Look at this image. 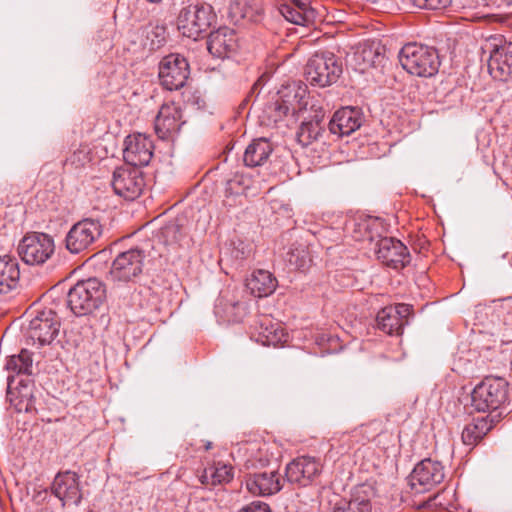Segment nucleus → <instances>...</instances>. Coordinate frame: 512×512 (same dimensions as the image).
<instances>
[{
	"label": "nucleus",
	"instance_id": "f257e3e1",
	"mask_svg": "<svg viewBox=\"0 0 512 512\" xmlns=\"http://www.w3.org/2000/svg\"><path fill=\"white\" fill-rule=\"evenodd\" d=\"M399 62L409 74L418 77H432L440 67L438 51L418 43H408L399 52Z\"/></svg>",
	"mask_w": 512,
	"mask_h": 512
},
{
	"label": "nucleus",
	"instance_id": "f03ea898",
	"mask_svg": "<svg viewBox=\"0 0 512 512\" xmlns=\"http://www.w3.org/2000/svg\"><path fill=\"white\" fill-rule=\"evenodd\" d=\"M508 382L501 377H486L471 393V406L487 415L501 413L499 409L507 401Z\"/></svg>",
	"mask_w": 512,
	"mask_h": 512
},
{
	"label": "nucleus",
	"instance_id": "7ed1b4c3",
	"mask_svg": "<svg viewBox=\"0 0 512 512\" xmlns=\"http://www.w3.org/2000/svg\"><path fill=\"white\" fill-rule=\"evenodd\" d=\"M105 299V286L96 278L77 282L67 294V305L75 316L95 311Z\"/></svg>",
	"mask_w": 512,
	"mask_h": 512
},
{
	"label": "nucleus",
	"instance_id": "20e7f679",
	"mask_svg": "<svg viewBox=\"0 0 512 512\" xmlns=\"http://www.w3.org/2000/svg\"><path fill=\"white\" fill-rule=\"evenodd\" d=\"M342 74L341 61L331 52L313 54L305 66L306 80L313 86L327 87Z\"/></svg>",
	"mask_w": 512,
	"mask_h": 512
},
{
	"label": "nucleus",
	"instance_id": "39448f33",
	"mask_svg": "<svg viewBox=\"0 0 512 512\" xmlns=\"http://www.w3.org/2000/svg\"><path fill=\"white\" fill-rule=\"evenodd\" d=\"M215 19L209 4H191L181 9L177 24L182 35L194 40L206 33Z\"/></svg>",
	"mask_w": 512,
	"mask_h": 512
},
{
	"label": "nucleus",
	"instance_id": "423d86ee",
	"mask_svg": "<svg viewBox=\"0 0 512 512\" xmlns=\"http://www.w3.org/2000/svg\"><path fill=\"white\" fill-rule=\"evenodd\" d=\"M103 226L97 219L85 218L75 223L65 237V247L72 254L95 249L101 238Z\"/></svg>",
	"mask_w": 512,
	"mask_h": 512
},
{
	"label": "nucleus",
	"instance_id": "0eeeda50",
	"mask_svg": "<svg viewBox=\"0 0 512 512\" xmlns=\"http://www.w3.org/2000/svg\"><path fill=\"white\" fill-rule=\"evenodd\" d=\"M29 320L26 334L33 344L39 346L51 344L59 333L60 320L57 314L49 308L33 310L29 313Z\"/></svg>",
	"mask_w": 512,
	"mask_h": 512
},
{
	"label": "nucleus",
	"instance_id": "6e6552de",
	"mask_svg": "<svg viewBox=\"0 0 512 512\" xmlns=\"http://www.w3.org/2000/svg\"><path fill=\"white\" fill-rule=\"evenodd\" d=\"M20 258L29 265H41L52 257L55 251L53 238L42 232L26 234L18 244Z\"/></svg>",
	"mask_w": 512,
	"mask_h": 512
},
{
	"label": "nucleus",
	"instance_id": "1a4fd4ad",
	"mask_svg": "<svg viewBox=\"0 0 512 512\" xmlns=\"http://www.w3.org/2000/svg\"><path fill=\"white\" fill-rule=\"evenodd\" d=\"M189 74L188 61L180 54H169L159 63V80L166 90L174 91L184 87Z\"/></svg>",
	"mask_w": 512,
	"mask_h": 512
},
{
	"label": "nucleus",
	"instance_id": "9d476101",
	"mask_svg": "<svg viewBox=\"0 0 512 512\" xmlns=\"http://www.w3.org/2000/svg\"><path fill=\"white\" fill-rule=\"evenodd\" d=\"M111 184L115 194L130 201L138 198L146 185L143 172L129 165L114 170Z\"/></svg>",
	"mask_w": 512,
	"mask_h": 512
},
{
	"label": "nucleus",
	"instance_id": "9b49d317",
	"mask_svg": "<svg viewBox=\"0 0 512 512\" xmlns=\"http://www.w3.org/2000/svg\"><path fill=\"white\" fill-rule=\"evenodd\" d=\"M444 477V467L440 462L424 459L413 469L409 484L414 494H421L440 484Z\"/></svg>",
	"mask_w": 512,
	"mask_h": 512
},
{
	"label": "nucleus",
	"instance_id": "f8f14e48",
	"mask_svg": "<svg viewBox=\"0 0 512 512\" xmlns=\"http://www.w3.org/2000/svg\"><path fill=\"white\" fill-rule=\"evenodd\" d=\"M144 259V251L138 248H132L118 254L110 269L112 280L118 282L133 281L142 273Z\"/></svg>",
	"mask_w": 512,
	"mask_h": 512
},
{
	"label": "nucleus",
	"instance_id": "ddd939ff",
	"mask_svg": "<svg viewBox=\"0 0 512 512\" xmlns=\"http://www.w3.org/2000/svg\"><path fill=\"white\" fill-rule=\"evenodd\" d=\"M376 494L375 482L366 481L352 489L349 499L342 498L338 500L330 512H371V501Z\"/></svg>",
	"mask_w": 512,
	"mask_h": 512
},
{
	"label": "nucleus",
	"instance_id": "4468645a",
	"mask_svg": "<svg viewBox=\"0 0 512 512\" xmlns=\"http://www.w3.org/2000/svg\"><path fill=\"white\" fill-rule=\"evenodd\" d=\"M377 259L385 266L395 270L404 268L410 262L407 247L398 239L383 237L375 246Z\"/></svg>",
	"mask_w": 512,
	"mask_h": 512
},
{
	"label": "nucleus",
	"instance_id": "2eb2a0df",
	"mask_svg": "<svg viewBox=\"0 0 512 512\" xmlns=\"http://www.w3.org/2000/svg\"><path fill=\"white\" fill-rule=\"evenodd\" d=\"M412 312V306L405 303L386 306L377 313V327L389 335H401Z\"/></svg>",
	"mask_w": 512,
	"mask_h": 512
},
{
	"label": "nucleus",
	"instance_id": "dca6fc26",
	"mask_svg": "<svg viewBox=\"0 0 512 512\" xmlns=\"http://www.w3.org/2000/svg\"><path fill=\"white\" fill-rule=\"evenodd\" d=\"M153 150L152 140L148 136L141 133L127 136L123 150L125 165L136 168L148 165L153 156Z\"/></svg>",
	"mask_w": 512,
	"mask_h": 512
},
{
	"label": "nucleus",
	"instance_id": "f3484780",
	"mask_svg": "<svg viewBox=\"0 0 512 512\" xmlns=\"http://www.w3.org/2000/svg\"><path fill=\"white\" fill-rule=\"evenodd\" d=\"M251 338L261 345L276 347L286 343L289 335L281 323L264 315L258 318L252 326Z\"/></svg>",
	"mask_w": 512,
	"mask_h": 512
},
{
	"label": "nucleus",
	"instance_id": "a211bd4d",
	"mask_svg": "<svg viewBox=\"0 0 512 512\" xmlns=\"http://www.w3.org/2000/svg\"><path fill=\"white\" fill-rule=\"evenodd\" d=\"M322 464L319 459L301 456L294 459L286 467L287 481L300 486H307L320 475Z\"/></svg>",
	"mask_w": 512,
	"mask_h": 512
},
{
	"label": "nucleus",
	"instance_id": "6ab92c4d",
	"mask_svg": "<svg viewBox=\"0 0 512 512\" xmlns=\"http://www.w3.org/2000/svg\"><path fill=\"white\" fill-rule=\"evenodd\" d=\"M8 391L7 399L10 405L17 413H32L36 411L35 396H34V383L31 380H21L15 388L10 387L13 375L9 374L8 377Z\"/></svg>",
	"mask_w": 512,
	"mask_h": 512
},
{
	"label": "nucleus",
	"instance_id": "aec40b11",
	"mask_svg": "<svg viewBox=\"0 0 512 512\" xmlns=\"http://www.w3.org/2000/svg\"><path fill=\"white\" fill-rule=\"evenodd\" d=\"M181 118V110L174 103L163 104L154 122L157 136L162 140L172 137L184 123Z\"/></svg>",
	"mask_w": 512,
	"mask_h": 512
},
{
	"label": "nucleus",
	"instance_id": "412c9836",
	"mask_svg": "<svg viewBox=\"0 0 512 512\" xmlns=\"http://www.w3.org/2000/svg\"><path fill=\"white\" fill-rule=\"evenodd\" d=\"M52 492L63 505H77L82 498L77 474L72 471L58 473L52 484Z\"/></svg>",
	"mask_w": 512,
	"mask_h": 512
},
{
	"label": "nucleus",
	"instance_id": "4be33fe9",
	"mask_svg": "<svg viewBox=\"0 0 512 512\" xmlns=\"http://www.w3.org/2000/svg\"><path fill=\"white\" fill-rule=\"evenodd\" d=\"M247 490L256 496H270L282 488V478L277 471H264L246 476Z\"/></svg>",
	"mask_w": 512,
	"mask_h": 512
},
{
	"label": "nucleus",
	"instance_id": "5701e85b",
	"mask_svg": "<svg viewBox=\"0 0 512 512\" xmlns=\"http://www.w3.org/2000/svg\"><path fill=\"white\" fill-rule=\"evenodd\" d=\"M488 71L494 79L499 81L512 78V43L492 51L488 60Z\"/></svg>",
	"mask_w": 512,
	"mask_h": 512
},
{
	"label": "nucleus",
	"instance_id": "b1692460",
	"mask_svg": "<svg viewBox=\"0 0 512 512\" xmlns=\"http://www.w3.org/2000/svg\"><path fill=\"white\" fill-rule=\"evenodd\" d=\"M362 119L355 108L345 107L336 111L329 121V130L332 134L347 136L360 128Z\"/></svg>",
	"mask_w": 512,
	"mask_h": 512
},
{
	"label": "nucleus",
	"instance_id": "393cba45",
	"mask_svg": "<svg viewBox=\"0 0 512 512\" xmlns=\"http://www.w3.org/2000/svg\"><path fill=\"white\" fill-rule=\"evenodd\" d=\"M502 413L474 418L462 431V441L465 445L475 446L495 426Z\"/></svg>",
	"mask_w": 512,
	"mask_h": 512
},
{
	"label": "nucleus",
	"instance_id": "a878e982",
	"mask_svg": "<svg viewBox=\"0 0 512 512\" xmlns=\"http://www.w3.org/2000/svg\"><path fill=\"white\" fill-rule=\"evenodd\" d=\"M237 47L235 31L228 27H220L211 32L207 42L209 52L218 58H224Z\"/></svg>",
	"mask_w": 512,
	"mask_h": 512
},
{
	"label": "nucleus",
	"instance_id": "bb28decb",
	"mask_svg": "<svg viewBox=\"0 0 512 512\" xmlns=\"http://www.w3.org/2000/svg\"><path fill=\"white\" fill-rule=\"evenodd\" d=\"M325 132L324 112L319 110L311 118L304 120L297 131V141L307 147L317 141Z\"/></svg>",
	"mask_w": 512,
	"mask_h": 512
},
{
	"label": "nucleus",
	"instance_id": "cd10ccee",
	"mask_svg": "<svg viewBox=\"0 0 512 512\" xmlns=\"http://www.w3.org/2000/svg\"><path fill=\"white\" fill-rule=\"evenodd\" d=\"M277 286L276 278L266 270L254 271L246 280V287L255 297L269 296Z\"/></svg>",
	"mask_w": 512,
	"mask_h": 512
},
{
	"label": "nucleus",
	"instance_id": "c85d7f7f",
	"mask_svg": "<svg viewBox=\"0 0 512 512\" xmlns=\"http://www.w3.org/2000/svg\"><path fill=\"white\" fill-rule=\"evenodd\" d=\"M20 270L15 258L0 256V295L14 290L19 282Z\"/></svg>",
	"mask_w": 512,
	"mask_h": 512
},
{
	"label": "nucleus",
	"instance_id": "c756f323",
	"mask_svg": "<svg viewBox=\"0 0 512 512\" xmlns=\"http://www.w3.org/2000/svg\"><path fill=\"white\" fill-rule=\"evenodd\" d=\"M272 151V145L267 139H255L247 146L244 152V164L249 167L261 166L267 162Z\"/></svg>",
	"mask_w": 512,
	"mask_h": 512
},
{
	"label": "nucleus",
	"instance_id": "7c9ffc66",
	"mask_svg": "<svg viewBox=\"0 0 512 512\" xmlns=\"http://www.w3.org/2000/svg\"><path fill=\"white\" fill-rule=\"evenodd\" d=\"M253 188V180L249 175L244 173H235L232 178L227 180L225 186V197L224 204L228 206L236 205L235 200L229 201L230 198L239 196L241 194H247L249 190Z\"/></svg>",
	"mask_w": 512,
	"mask_h": 512
},
{
	"label": "nucleus",
	"instance_id": "2f4dec72",
	"mask_svg": "<svg viewBox=\"0 0 512 512\" xmlns=\"http://www.w3.org/2000/svg\"><path fill=\"white\" fill-rule=\"evenodd\" d=\"M233 478V468L230 465L218 462L206 469L200 477L201 483L205 485H217L228 483Z\"/></svg>",
	"mask_w": 512,
	"mask_h": 512
},
{
	"label": "nucleus",
	"instance_id": "473e14b6",
	"mask_svg": "<svg viewBox=\"0 0 512 512\" xmlns=\"http://www.w3.org/2000/svg\"><path fill=\"white\" fill-rule=\"evenodd\" d=\"M280 13L287 21L296 25L308 26L316 19L315 10H305L300 6L295 7L286 3L281 5Z\"/></svg>",
	"mask_w": 512,
	"mask_h": 512
},
{
	"label": "nucleus",
	"instance_id": "72a5a7b5",
	"mask_svg": "<svg viewBox=\"0 0 512 512\" xmlns=\"http://www.w3.org/2000/svg\"><path fill=\"white\" fill-rule=\"evenodd\" d=\"M5 369L14 374L31 375L33 369L32 353L22 349L19 354L10 356L5 364Z\"/></svg>",
	"mask_w": 512,
	"mask_h": 512
},
{
	"label": "nucleus",
	"instance_id": "f704fd0d",
	"mask_svg": "<svg viewBox=\"0 0 512 512\" xmlns=\"http://www.w3.org/2000/svg\"><path fill=\"white\" fill-rule=\"evenodd\" d=\"M354 59L359 70L366 71L371 67L378 65L383 59L378 47L373 45H364L360 47L354 54Z\"/></svg>",
	"mask_w": 512,
	"mask_h": 512
},
{
	"label": "nucleus",
	"instance_id": "c9c22d12",
	"mask_svg": "<svg viewBox=\"0 0 512 512\" xmlns=\"http://www.w3.org/2000/svg\"><path fill=\"white\" fill-rule=\"evenodd\" d=\"M286 261L293 269L305 270L309 267L312 259L306 245L293 244L286 254Z\"/></svg>",
	"mask_w": 512,
	"mask_h": 512
},
{
	"label": "nucleus",
	"instance_id": "e433bc0d",
	"mask_svg": "<svg viewBox=\"0 0 512 512\" xmlns=\"http://www.w3.org/2000/svg\"><path fill=\"white\" fill-rule=\"evenodd\" d=\"M456 494L453 489L444 488L441 492L428 498L429 506L438 507L442 510L450 511L455 508Z\"/></svg>",
	"mask_w": 512,
	"mask_h": 512
},
{
	"label": "nucleus",
	"instance_id": "4c0bfd02",
	"mask_svg": "<svg viewBox=\"0 0 512 512\" xmlns=\"http://www.w3.org/2000/svg\"><path fill=\"white\" fill-rule=\"evenodd\" d=\"M90 149L87 145H80L65 160L64 166L72 169L84 167L91 161Z\"/></svg>",
	"mask_w": 512,
	"mask_h": 512
},
{
	"label": "nucleus",
	"instance_id": "58836bf2",
	"mask_svg": "<svg viewBox=\"0 0 512 512\" xmlns=\"http://www.w3.org/2000/svg\"><path fill=\"white\" fill-rule=\"evenodd\" d=\"M413 5L420 9L441 10L448 7L451 0H411Z\"/></svg>",
	"mask_w": 512,
	"mask_h": 512
},
{
	"label": "nucleus",
	"instance_id": "ea45409f",
	"mask_svg": "<svg viewBox=\"0 0 512 512\" xmlns=\"http://www.w3.org/2000/svg\"><path fill=\"white\" fill-rule=\"evenodd\" d=\"M290 111V106L287 101L279 98L273 104L274 121L277 122L283 119Z\"/></svg>",
	"mask_w": 512,
	"mask_h": 512
},
{
	"label": "nucleus",
	"instance_id": "a19ab883",
	"mask_svg": "<svg viewBox=\"0 0 512 512\" xmlns=\"http://www.w3.org/2000/svg\"><path fill=\"white\" fill-rule=\"evenodd\" d=\"M464 8L475 9L478 7L495 6L498 7V0H463Z\"/></svg>",
	"mask_w": 512,
	"mask_h": 512
},
{
	"label": "nucleus",
	"instance_id": "79ce46f5",
	"mask_svg": "<svg viewBox=\"0 0 512 512\" xmlns=\"http://www.w3.org/2000/svg\"><path fill=\"white\" fill-rule=\"evenodd\" d=\"M239 512H272L269 505L261 501H253L244 506Z\"/></svg>",
	"mask_w": 512,
	"mask_h": 512
},
{
	"label": "nucleus",
	"instance_id": "37998d69",
	"mask_svg": "<svg viewBox=\"0 0 512 512\" xmlns=\"http://www.w3.org/2000/svg\"><path fill=\"white\" fill-rule=\"evenodd\" d=\"M165 32H166V29L163 25H156L155 26V36L158 38L157 40V43H158V46L161 45V43L164 41L165 39Z\"/></svg>",
	"mask_w": 512,
	"mask_h": 512
},
{
	"label": "nucleus",
	"instance_id": "c03bdc74",
	"mask_svg": "<svg viewBox=\"0 0 512 512\" xmlns=\"http://www.w3.org/2000/svg\"><path fill=\"white\" fill-rule=\"evenodd\" d=\"M288 5H293L295 7L300 6L301 8H304L305 10H314L312 7H310L307 0H291Z\"/></svg>",
	"mask_w": 512,
	"mask_h": 512
},
{
	"label": "nucleus",
	"instance_id": "a18cd8bd",
	"mask_svg": "<svg viewBox=\"0 0 512 512\" xmlns=\"http://www.w3.org/2000/svg\"><path fill=\"white\" fill-rule=\"evenodd\" d=\"M512 6V0H498V8Z\"/></svg>",
	"mask_w": 512,
	"mask_h": 512
},
{
	"label": "nucleus",
	"instance_id": "49530a36",
	"mask_svg": "<svg viewBox=\"0 0 512 512\" xmlns=\"http://www.w3.org/2000/svg\"><path fill=\"white\" fill-rule=\"evenodd\" d=\"M148 2H151V3H159L161 0H147Z\"/></svg>",
	"mask_w": 512,
	"mask_h": 512
},
{
	"label": "nucleus",
	"instance_id": "de8ad7c7",
	"mask_svg": "<svg viewBox=\"0 0 512 512\" xmlns=\"http://www.w3.org/2000/svg\"><path fill=\"white\" fill-rule=\"evenodd\" d=\"M3 204V201L0 199V206Z\"/></svg>",
	"mask_w": 512,
	"mask_h": 512
}]
</instances>
